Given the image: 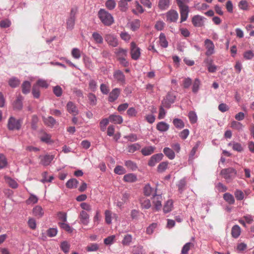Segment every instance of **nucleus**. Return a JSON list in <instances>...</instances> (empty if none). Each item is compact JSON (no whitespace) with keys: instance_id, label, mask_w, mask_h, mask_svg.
<instances>
[{"instance_id":"obj_47","label":"nucleus","mask_w":254,"mask_h":254,"mask_svg":"<svg viewBox=\"0 0 254 254\" xmlns=\"http://www.w3.org/2000/svg\"><path fill=\"white\" fill-rule=\"evenodd\" d=\"M228 145L229 146H232L233 149L238 152H241L243 150V147L239 143H229Z\"/></svg>"},{"instance_id":"obj_15","label":"nucleus","mask_w":254,"mask_h":254,"mask_svg":"<svg viewBox=\"0 0 254 254\" xmlns=\"http://www.w3.org/2000/svg\"><path fill=\"white\" fill-rule=\"evenodd\" d=\"M67 111L73 116H76L79 113V111L75 105L72 102H68L66 105Z\"/></svg>"},{"instance_id":"obj_18","label":"nucleus","mask_w":254,"mask_h":254,"mask_svg":"<svg viewBox=\"0 0 254 254\" xmlns=\"http://www.w3.org/2000/svg\"><path fill=\"white\" fill-rule=\"evenodd\" d=\"M204 63L207 64V69L209 72H215L217 70V67L213 64V60L211 59L207 58L205 59Z\"/></svg>"},{"instance_id":"obj_29","label":"nucleus","mask_w":254,"mask_h":254,"mask_svg":"<svg viewBox=\"0 0 254 254\" xmlns=\"http://www.w3.org/2000/svg\"><path fill=\"white\" fill-rule=\"evenodd\" d=\"M241 234V228L238 225H234L231 230V234L233 238H237Z\"/></svg>"},{"instance_id":"obj_41","label":"nucleus","mask_w":254,"mask_h":254,"mask_svg":"<svg viewBox=\"0 0 254 254\" xmlns=\"http://www.w3.org/2000/svg\"><path fill=\"white\" fill-rule=\"evenodd\" d=\"M168 162L167 161L162 162L157 167V171L159 173L164 172L167 168Z\"/></svg>"},{"instance_id":"obj_7","label":"nucleus","mask_w":254,"mask_h":254,"mask_svg":"<svg viewBox=\"0 0 254 254\" xmlns=\"http://www.w3.org/2000/svg\"><path fill=\"white\" fill-rule=\"evenodd\" d=\"M113 77L117 82L121 84H125L126 78L124 73L120 70H116L113 73Z\"/></svg>"},{"instance_id":"obj_6","label":"nucleus","mask_w":254,"mask_h":254,"mask_svg":"<svg viewBox=\"0 0 254 254\" xmlns=\"http://www.w3.org/2000/svg\"><path fill=\"white\" fill-rule=\"evenodd\" d=\"M130 54L131 58L134 60H138L140 56V49L133 42L130 43Z\"/></svg>"},{"instance_id":"obj_37","label":"nucleus","mask_w":254,"mask_h":254,"mask_svg":"<svg viewBox=\"0 0 254 254\" xmlns=\"http://www.w3.org/2000/svg\"><path fill=\"white\" fill-rule=\"evenodd\" d=\"M78 182L75 179H71L69 180L66 183V186L69 189L76 188Z\"/></svg>"},{"instance_id":"obj_39","label":"nucleus","mask_w":254,"mask_h":254,"mask_svg":"<svg viewBox=\"0 0 254 254\" xmlns=\"http://www.w3.org/2000/svg\"><path fill=\"white\" fill-rule=\"evenodd\" d=\"M155 191H156V190ZM153 192L154 190L150 187L149 184H147L145 186L144 188V193L145 195L150 196L152 194L153 195L155 193H156V192L154 193H153Z\"/></svg>"},{"instance_id":"obj_1","label":"nucleus","mask_w":254,"mask_h":254,"mask_svg":"<svg viewBox=\"0 0 254 254\" xmlns=\"http://www.w3.org/2000/svg\"><path fill=\"white\" fill-rule=\"evenodd\" d=\"M178 7L180 8L181 14V22L185 21L188 17L189 8L188 3L190 0H176Z\"/></svg>"},{"instance_id":"obj_19","label":"nucleus","mask_w":254,"mask_h":254,"mask_svg":"<svg viewBox=\"0 0 254 254\" xmlns=\"http://www.w3.org/2000/svg\"><path fill=\"white\" fill-rule=\"evenodd\" d=\"M115 53L117 59H121L122 58H127V50L123 48H118L115 49Z\"/></svg>"},{"instance_id":"obj_34","label":"nucleus","mask_w":254,"mask_h":254,"mask_svg":"<svg viewBox=\"0 0 254 254\" xmlns=\"http://www.w3.org/2000/svg\"><path fill=\"white\" fill-rule=\"evenodd\" d=\"M159 42L160 46L163 48H167L168 46V43L166 39L165 35L161 33L159 36Z\"/></svg>"},{"instance_id":"obj_59","label":"nucleus","mask_w":254,"mask_h":254,"mask_svg":"<svg viewBox=\"0 0 254 254\" xmlns=\"http://www.w3.org/2000/svg\"><path fill=\"white\" fill-rule=\"evenodd\" d=\"M115 239V235L109 236L104 240V244L106 245H111L114 242Z\"/></svg>"},{"instance_id":"obj_38","label":"nucleus","mask_w":254,"mask_h":254,"mask_svg":"<svg viewBox=\"0 0 254 254\" xmlns=\"http://www.w3.org/2000/svg\"><path fill=\"white\" fill-rule=\"evenodd\" d=\"M173 123L175 127L178 128H183L185 127L183 121L180 119L176 118L173 120Z\"/></svg>"},{"instance_id":"obj_23","label":"nucleus","mask_w":254,"mask_h":254,"mask_svg":"<svg viewBox=\"0 0 254 254\" xmlns=\"http://www.w3.org/2000/svg\"><path fill=\"white\" fill-rule=\"evenodd\" d=\"M44 213V212L43 208L39 205L36 206L33 209V215L38 218L42 217L43 216Z\"/></svg>"},{"instance_id":"obj_16","label":"nucleus","mask_w":254,"mask_h":254,"mask_svg":"<svg viewBox=\"0 0 254 254\" xmlns=\"http://www.w3.org/2000/svg\"><path fill=\"white\" fill-rule=\"evenodd\" d=\"M80 222L84 225H87L89 222V216L86 212L82 210L79 216Z\"/></svg>"},{"instance_id":"obj_54","label":"nucleus","mask_w":254,"mask_h":254,"mask_svg":"<svg viewBox=\"0 0 254 254\" xmlns=\"http://www.w3.org/2000/svg\"><path fill=\"white\" fill-rule=\"evenodd\" d=\"M193 245L191 243H186L183 247L182 250V254H188V252L190 250V247L193 246Z\"/></svg>"},{"instance_id":"obj_10","label":"nucleus","mask_w":254,"mask_h":254,"mask_svg":"<svg viewBox=\"0 0 254 254\" xmlns=\"http://www.w3.org/2000/svg\"><path fill=\"white\" fill-rule=\"evenodd\" d=\"M167 21L170 22H176L179 17L177 11L174 9L168 11L166 13Z\"/></svg>"},{"instance_id":"obj_24","label":"nucleus","mask_w":254,"mask_h":254,"mask_svg":"<svg viewBox=\"0 0 254 254\" xmlns=\"http://www.w3.org/2000/svg\"><path fill=\"white\" fill-rule=\"evenodd\" d=\"M156 128L161 132H165L169 129V125L164 122H160L157 124Z\"/></svg>"},{"instance_id":"obj_22","label":"nucleus","mask_w":254,"mask_h":254,"mask_svg":"<svg viewBox=\"0 0 254 254\" xmlns=\"http://www.w3.org/2000/svg\"><path fill=\"white\" fill-rule=\"evenodd\" d=\"M137 176L133 173H128L124 176L123 180L127 183H134L137 181Z\"/></svg>"},{"instance_id":"obj_32","label":"nucleus","mask_w":254,"mask_h":254,"mask_svg":"<svg viewBox=\"0 0 254 254\" xmlns=\"http://www.w3.org/2000/svg\"><path fill=\"white\" fill-rule=\"evenodd\" d=\"M224 199L229 204H233L235 203V199L232 194L227 192L223 194Z\"/></svg>"},{"instance_id":"obj_21","label":"nucleus","mask_w":254,"mask_h":254,"mask_svg":"<svg viewBox=\"0 0 254 254\" xmlns=\"http://www.w3.org/2000/svg\"><path fill=\"white\" fill-rule=\"evenodd\" d=\"M109 120L110 122L117 124H121L123 122V118L121 116L115 114L110 115Z\"/></svg>"},{"instance_id":"obj_8","label":"nucleus","mask_w":254,"mask_h":254,"mask_svg":"<svg viewBox=\"0 0 254 254\" xmlns=\"http://www.w3.org/2000/svg\"><path fill=\"white\" fill-rule=\"evenodd\" d=\"M105 40L110 46L113 47H116L118 45L117 37L114 34H108L105 35Z\"/></svg>"},{"instance_id":"obj_58","label":"nucleus","mask_w":254,"mask_h":254,"mask_svg":"<svg viewBox=\"0 0 254 254\" xmlns=\"http://www.w3.org/2000/svg\"><path fill=\"white\" fill-rule=\"evenodd\" d=\"M39 121L38 118L36 115H33L31 120V128L36 130L37 129V124Z\"/></svg>"},{"instance_id":"obj_31","label":"nucleus","mask_w":254,"mask_h":254,"mask_svg":"<svg viewBox=\"0 0 254 254\" xmlns=\"http://www.w3.org/2000/svg\"><path fill=\"white\" fill-rule=\"evenodd\" d=\"M43 121L47 126L50 127H53L56 123V120L51 116L44 118Z\"/></svg>"},{"instance_id":"obj_14","label":"nucleus","mask_w":254,"mask_h":254,"mask_svg":"<svg viewBox=\"0 0 254 254\" xmlns=\"http://www.w3.org/2000/svg\"><path fill=\"white\" fill-rule=\"evenodd\" d=\"M121 93V89L118 88H116L112 90L110 93L108 97V101L110 102H113L116 100L119 97Z\"/></svg>"},{"instance_id":"obj_48","label":"nucleus","mask_w":254,"mask_h":254,"mask_svg":"<svg viewBox=\"0 0 254 254\" xmlns=\"http://www.w3.org/2000/svg\"><path fill=\"white\" fill-rule=\"evenodd\" d=\"M133 254H144L145 252L141 246H134L132 249Z\"/></svg>"},{"instance_id":"obj_36","label":"nucleus","mask_w":254,"mask_h":254,"mask_svg":"<svg viewBox=\"0 0 254 254\" xmlns=\"http://www.w3.org/2000/svg\"><path fill=\"white\" fill-rule=\"evenodd\" d=\"M231 127L234 129L240 131L243 130L244 126L239 122L233 121L231 122Z\"/></svg>"},{"instance_id":"obj_5","label":"nucleus","mask_w":254,"mask_h":254,"mask_svg":"<svg viewBox=\"0 0 254 254\" xmlns=\"http://www.w3.org/2000/svg\"><path fill=\"white\" fill-rule=\"evenodd\" d=\"M77 13L76 8H72L68 17L66 19V28L68 30H71L73 29L75 25L76 19V14Z\"/></svg>"},{"instance_id":"obj_9","label":"nucleus","mask_w":254,"mask_h":254,"mask_svg":"<svg viewBox=\"0 0 254 254\" xmlns=\"http://www.w3.org/2000/svg\"><path fill=\"white\" fill-rule=\"evenodd\" d=\"M204 46L206 49L205 55L207 56L212 55L214 53V45L212 41L206 39L204 41Z\"/></svg>"},{"instance_id":"obj_53","label":"nucleus","mask_w":254,"mask_h":254,"mask_svg":"<svg viewBox=\"0 0 254 254\" xmlns=\"http://www.w3.org/2000/svg\"><path fill=\"white\" fill-rule=\"evenodd\" d=\"M88 98L89 103L92 106H95L96 104L97 98L96 96L93 93H89L88 95Z\"/></svg>"},{"instance_id":"obj_64","label":"nucleus","mask_w":254,"mask_h":254,"mask_svg":"<svg viewBox=\"0 0 254 254\" xmlns=\"http://www.w3.org/2000/svg\"><path fill=\"white\" fill-rule=\"evenodd\" d=\"M140 216V212L138 210L133 209L131 211L130 216L133 220H137Z\"/></svg>"},{"instance_id":"obj_55","label":"nucleus","mask_w":254,"mask_h":254,"mask_svg":"<svg viewBox=\"0 0 254 254\" xmlns=\"http://www.w3.org/2000/svg\"><path fill=\"white\" fill-rule=\"evenodd\" d=\"M114 172L118 175H123L126 173V170L123 166L118 165L115 168Z\"/></svg>"},{"instance_id":"obj_44","label":"nucleus","mask_w":254,"mask_h":254,"mask_svg":"<svg viewBox=\"0 0 254 254\" xmlns=\"http://www.w3.org/2000/svg\"><path fill=\"white\" fill-rule=\"evenodd\" d=\"M34 85H37V87H38V86H40L42 88H47L49 86V84L47 83L46 80L40 79L37 81Z\"/></svg>"},{"instance_id":"obj_46","label":"nucleus","mask_w":254,"mask_h":254,"mask_svg":"<svg viewBox=\"0 0 254 254\" xmlns=\"http://www.w3.org/2000/svg\"><path fill=\"white\" fill-rule=\"evenodd\" d=\"M140 26V21L138 19H135L130 23L131 29L133 31L138 29Z\"/></svg>"},{"instance_id":"obj_26","label":"nucleus","mask_w":254,"mask_h":254,"mask_svg":"<svg viewBox=\"0 0 254 254\" xmlns=\"http://www.w3.org/2000/svg\"><path fill=\"white\" fill-rule=\"evenodd\" d=\"M155 149V147L152 146H146L143 148L141 150V153L144 156H148L152 154Z\"/></svg>"},{"instance_id":"obj_2","label":"nucleus","mask_w":254,"mask_h":254,"mask_svg":"<svg viewBox=\"0 0 254 254\" xmlns=\"http://www.w3.org/2000/svg\"><path fill=\"white\" fill-rule=\"evenodd\" d=\"M98 16L102 22L106 26H110L114 22L112 14L104 9H101L98 11Z\"/></svg>"},{"instance_id":"obj_40","label":"nucleus","mask_w":254,"mask_h":254,"mask_svg":"<svg viewBox=\"0 0 254 254\" xmlns=\"http://www.w3.org/2000/svg\"><path fill=\"white\" fill-rule=\"evenodd\" d=\"M118 6L122 11H126L128 9V3L124 0H120L118 3Z\"/></svg>"},{"instance_id":"obj_61","label":"nucleus","mask_w":254,"mask_h":254,"mask_svg":"<svg viewBox=\"0 0 254 254\" xmlns=\"http://www.w3.org/2000/svg\"><path fill=\"white\" fill-rule=\"evenodd\" d=\"M71 55L74 58L78 59L81 57L80 51L77 48H73L71 51Z\"/></svg>"},{"instance_id":"obj_3","label":"nucleus","mask_w":254,"mask_h":254,"mask_svg":"<svg viewBox=\"0 0 254 254\" xmlns=\"http://www.w3.org/2000/svg\"><path fill=\"white\" fill-rule=\"evenodd\" d=\"M237 173V171L234 168L230 167L222 169L220 174L227 182H230L236 177Z\"/></svg>"},{"instance_id":"obj_27","label":"nucleus","mask_w":254,"mask_h":254,"mask_svg":"<svg viewBox=\"0 0 254 254\" xmlns=\"http://www.w3.org/2000/svg\"><path fill=\"white\" fill-rule=\"evenodd\" d=\"M163 153L170 160H173L175 157L174 151L169 147H165L163 149Z\"/></svg>"},{"instance_id":"obj_20","label":"nucleus","mask_w":254,"mask_h":254,"mask_svg":"<svg viewBox=\"0 0 254 254\" xmlns=\"http://www.w3.org/2000/svg\"><path fill=\"white\" fill-rule=\"evenodd\" d=\"M40 157L41 158L40 163L44 166H48L53 160L54 156L53 155H46L43 157L41 156Z\"/></svg>"},{"instance_id":"obj_42","label":"nucleus","mask_w":254,"mask_h":254,"mask_svg":"<svg viewBox=\"0 0 254 254\" xmlns=\"http://www.w3.org/2000/svg\"><path fill=\"white\" fill-rule=\"evenodd\" d=\"M8 84L12 88H15L20 84V81L17 78L12 77L9 80Z\"/></svg>"},{"instance_id":"obj_35","label":"nucleus","mask_w":254,"mask_h":254,"mask_svg":"<svg viewBox=\"0 0 254 254\" xmlns=\"http://www.w3.org/2000/svg\"><path fill=\"white\" fill-rule=\"evenodd\" d=\"M125 166L129 170L134 171L137 168V166L135 163L131 161L127 160L125 162Z\"/></svg>"},{"instance_id":"obj_45","label":"nucleus","mask_w":254,"mask_h":254,"mask_svg":"<svg viewBox=\"0 0 254 254\" xmlns=\"http://www.w3.org/2000/svg\"><path fill=\"white\" fill-rule=\"evenodd\" d=\"M188 116L189 118L191 124H194L197 122V117L195 112H190Z\"/></svg>"},{"instance_id":"obj_17","label":"nucleus","mask_w":254,"mask_h":254,"mask_svg":"<svg viewBox=\"0 0 254 254\" xmlns=\"http://www.w3.org/2000/svg\"><path fill=\"white\" fill-rule=\"evenodd\" d=\"M23 98L21 95L17 96L16 100L13 103L14 110L20 111L23 108L22 100Z\"/></svg>"},{"instance_id":"obj_30","label":"nucleus","mask_w":254,"mask_h":254,"mask_svg":"<svg viewBox=\"0 0 254 254\" xmlns=\"http://www.w3.org/2000/svg\"><path fill=\"white\" fill-rule=\"evenodd\" d=\"M187 182L185 178H183L179 181L177 185L179 191L182 193L186 189Z\"/></svg>"},{"instance_id":"obj_43","label":"nucleus","mask_w":254,"mask_h":254,"mask_svg":"<svg viewBox=\"0 0 254 254\" xmlns=\"http://www.w3.org/2000/svg\"><path fill=\"white\" fill-rule=\"evenodd\" d=\"M132 236L130 234L126 235L122 241V244L124 246H128L132 241Z\"/></svg>"},{"instance_id":"obj_49","label":"nucleus","mask_w":254,"mask_h":254,"mask_svg":"<svg viewBox=\"0 0 254 254\" xmlns=\"http://www.w3.org/2000/svg\"><path fill=\"white\" fill-rule=\"evenodd\" d=\"M59 226L61 228L65 230L68 233H71L72 232V228L69 225V224L65 223V222H59Z\"/></svg>"},{"instance_id":"obj_63","label":"nucleus","mask_w":254,"mask_h":254,"mask_svg":"<svg viewBox=\"0 0 254 254\" xmlns=\"http://www.w3.org/2000/svg\"><path fill=\"white\" fill-rule=\"evenodd\" d=\"M140 146L138 143H135L128 147V151L130 153H133L135 151L138 150Z\"/></svg>"},{"instance_id":"obj_52","label":"nucleus","mask_w":254,"mask_h":254,"mask_svg":"<svg viewBox=\"0 0 254 254\" xmlns=\"http://www.w3.org/2000/svg\"><path fill=\"white\" fill-rule=\"evenodd\" d=\"M105 5L108 9L112 10L115 7L116 3L115 0H107Z\"/></svg>"},{"instance_id":"obj_33","label":"nucleus","mask_w":254,"mask_h":254,"mask_svg":"<svg viewBox=\"0 0 254 254\" xmlns=\"http://www.w3.org/2000/svg\"><path fill=\"white\" fill-rule=\"evenodd\" d=\"M173 202L172 200H168L165 204L163 207V211L166 213L170 212L173 208Z\"/></svg>"},{"instance_id":"obj_50","label":"nucleus","mask_w":254,"mask_h":254,"mask_svg":"<svg viewBox=\"0 0 254 254\" xmlns=\"http://www.w3.org/2000/svg\"><path fill=\"white\" fill-rule=\"evenodd\" d=\"M92 37L97 43L102 44L103 42L102 37L97 32H94L92 34Z\"/></svg>"},{"instance_id":"obj_13","label":"nucleus","mask_w":254,"mask_h":254,"mask_svg":"<svg viewBox=\"0 0 254 254\" xmlns=\"http://www.w3.org/2000/svg\"><path fill=\"white\" fill-rule=\"evenodd\" d=\"M162 197L161 195H157L155 193L153 194V203L155 206V209L158 211L160 210L162 207L161 201Z\"/></svg>"},{"instance_id":"obj_28","label":"nucleus","mask_w":254,"mask_h":254,"mask_svg":"<svg viewBox=\"0 0 254 254\" xmlns=\"http://www.w3.org/2000/svg\"><path fill=\"white\" fill-rule=\"evenodd\" d=\"M22 91L24 94L29 93L31 88V83L28 81H25L22 84Z\"/></svg>"},{"instance_id":"obj_12","label":"nucleus","mask_w":254,"mask_h":254,"mask_svg":"<svg viewBox=\"0 0 254 254\" xmlns=\"http://www.w3.org/2000/svg\"><path fill=\"white\" fill-rule=\"evenodd\" d=\"M205 18L202 16L196 15L192 18V23L195 27H201L204 25V19Z\"/></svg>"},{"instance_id":"obj_62","label":"nucleus","mask_w":254,"mask_h":254,"mask_svg":"<svg viewBox=\"0 0 254 254\" xmlns=\"http://www.w3.org/2000/svg\"><path fill=\"white\" fill-rule=\"evenodd\" d=\"M69 245L67 242L64 241L61 244V248L64 253H67L69 250Z\"/></svg>"},{"instance_id":"obj_51","label":"nucleus","mask_w":254,"mask_h":254,"mask_svg":"<svg viewBox=\"0 0 254 254\" xmlns=\"http://www.w3.org/2000/svg\"><path fill=\"white\" fill-rule=\"evenodd\" d=\"M110 122L109 118L104 119L100 122V127L102 131H104L106 129V127Z\"/></svg>"},{"instance_id":"obj_25","label":"nucleus","mask_w":254,"mask_h":254,"mask_svg":"<svg viewBox=\"0 0 254 254\" xmlns=\"http://www.w3.org/2000/svg\"><path fill=\"white\" fill-rule=\"evenodd\" d=\"M170 5V0H159L158 1V7L162 10L168 9Z\"/></svg>"},{"instance_id":"obj_4","label":"nucleus","mask_w":254,"mask_h":254,"mask_svg":"<svg viewBox=\"0 0 254 254\" xmlns=\"http://www.w3.org/2000/svg\"><path fill=\"white\" fill-rule=\"evenodd\" d=\"M23 122L22 119L16 120L13 117H10L8 121L7 127L10 130H19Z\"/></svg>"},{"instance_id":"obj_11","label":"nucleus","mask_w":254,"mask_h":254,"mask_svg":"<svg viewBox=\"0 0 254 254\" xmlns=\"http://www.w3.org/2000/svg\"><path fill=\"white\" fill-rule=\"evenodd\" d=\"M163 157V154L161 153L152 155L148 162L149 166L153 167L156 164L161 161Z\"/></svg>"},{"instance_id":"obj_60","label":"nucleus","mask_w":254,"mask_h":254,"mask_svg":"<svg viewBox=\"0 0 254 254\" xmlns=\"http://www.w3.org/2000/svg\"><path fill=\"white\" fill-rule=\"evenodd\" d=\"M236 199L238 200H243L244 198V193L242 191L239 190H237L234 193Z\"/></svg>"},{"instance_id":"obj_57","label":"nucleus","mask_w":254,"mask_h":254,"mask_svg":"<svg viewBox=\"0 0 254 254\" xmlns=\"http://www.w3.org/2000/svg\"><path fill=\"white\" fill-rule=\"evenodd\" d=\"M53 92L57 97H60L63 93V90L62 88L59 86H56L53 88Z\"/></svg>"},{"instance_id":"obj_56","label":"nucleus","mask_w":254,"mask_h":254,"mask_svg":"<svg viewBox=\"0 0 254 254\" xmlns=\"http://www.w3.org/2000/svg\"><path fill=\"white\" fill-rule=\"evenodd\" d=\"M6 181L8 184L9 186L13 189H16L18 187L17 182L10 178L7 177L6 178Z\"/></svg>"}]
</instances>
